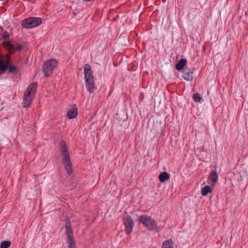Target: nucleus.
Returning <instances> with one entry per match:
<instances>
[{
  "label": "nucleus",
  "instance_id": "obj_8",
  "mask_svg": "<svg viewBox=\"0 0 248 248\" xmlns=\"http://www.w3.org/2000/svg\"><path fill=\"white\" fill-rule=\"evenodd\" d=\"M4 45L11 53H14L16 51H20L26 47L25 43L14 45L12 44L10 41L5 42Z\"/></svg>",
  "mask_w": 248,
  "mask_h": 248
},
{
  "label": "nucleus",
  "instance_id": "obj_17",
  "mask_svg": "<svg viewBox=\"0 0 248 248\" xmlns=\"http://www.w3.org/2000/svg\"><path fill=\"white\" fill-rule=\"evenodd\" d=\"M162 248H174L172 239L165 241L162 244Z\"/></svg>",
  "mask_w": 248,
  "mask_h": 248
},
{
  "label": "nucleus",
  "instance_id": "obj_13",
  "mask_svg": "<svg viewBox=\"0 0 248 248\" xmlns=\"http://www.w3.org/2000/svg\"><path fill=\"white\" fill-rule=\"evenodd\" d=\"M86 82V87L88 91L90 92V93H92L94 89V84L93 82V79L91 80L90 79H87L85 80Z\"/></svg>",
  "mask_w": 248,
  "mask_h": 248
},
{
  "label": "nucleus",
  "instance_id": "obj_21",
  "mask_svg": "<svg viewBox=\"0 0 248 248\" xmlns=\"http://www.w3.org/2000/svg\"><path fill=\"white\" fill-rule=\"evenodd\" d=\"M9 37V33L7 31H5L3 34V38L6 39Z\"/></svg>",
  "mask_w": 248,
  "mask_h": 248
},
{
  "label": "nucleus",
  "instance_id": "obj_9",
  "mask_svg": "<svg viewBox=\"0 0 248 248\" xmlns=\"http://www.w3.org/2000/svg\"><path fill=\"white\" fill-rule=\"evenodd\" d=\"M123 222L125 226V232L127 234H130L134 227V222L132 217L128 216H124Z\"/></svg>",
  "mask_w": 248,
  "mask_h": 248
},
{
  "label": "nucleus",
  "instance_id": "obj_19",
  "mask_svg": "<svg viewBox=\"0 0 248 248\" xmlns=\"http://www.w3.org/2000/svg\"><path fill=\"white\" fill-rule=\"evenodd\" d=\"M11 244L10 241H4L0 244V248H8L10 246Z\"/></svg>",
  "mask_w": 248,
  "mask_h": 248
},
{
  "label": "nucleus",
  "instance_id": "obj_20",
  "mask_svg": "<svg viewBox=\"0 0 248 248\" xmlns=\"http://www.w3.org/2000/svg\"><path fill=\"white\" fill-rule=\"evenodd\" d=\"M193 98L194 100L196 102H200L202 99L201 97L198 93L194 94L193 95Z\"/></svg>",
  "mask_w": 248,
  "mask_h": 248
},
{
  "label": "nucleus",
  "instance_id": "obj_18",
  "mask_svg": "<svg viewBox=\"0 0 248 248\" xmlns=\"http://www.w3.org/2000/svg\"><path fill=\"white\" fill-rule=\"evenodd\" d=\"M212 190L213 189L210 186H205L202 188L201 194L202 196H205L207 195L208 193L211 192Z\"/></svg>",
  "mask_w": 248,
  "mask_h": 248
},
{
  "label": "nucleus",
  "instance_id": "obj_16",
  "mask_svg": "<svg viewBox=\"0 0 248 248\" xmlns=\"http://www.w3.org/2000/svg\"><path fill=\"white\" fill-rule=\"evenodd\" d=\"M170 174L167 172H161L159 175V179L160 182H164L169 179Z\"/></svg>",
  "mask_w": 248,
  "mask_h": 248
},
{
  "label": "nucleus",
  "instance_id": "obj_5",
  "mask_svg": "<svg viewBox=\"0 0 248 248\" xmlns=\"http://www.w3.org/2000/svg\"><path fill=\"white\" fill-rule=\"evenodd\" d=\"M42 22V19L39 17H31L23 20L21 25L25 28H32L40 25Z\"/></svg>",
  "mask_w": 248,
  "mask_h": 248
},
{
  "label": "nucleus",
  "instance_id": "obj_4",
  "mask_svg": "<svg viewBox=\"0 0 248 248\" xmlns=\"http://www.w3.org/2000/svg\"><path fill=\"white\" fill-rule=\"evenodd\" d=\"M57 65V61L53 59H50L44 62L42 67V71L46 78L50 77Z\"/></svg>",
  "mask_w": 248,
  "mask_h": 248
},
{
  "label": "nucleus",
  "instance_id": "obj_7",
  "mask_svg": "<svg viewBox=\"0 0 248 248\" xmlns=\"http://www.w3.org/2000/svg\"><path fill=\"white\" fill-rule=\"evenodd\" d=\"M10 59L9 57L2 60H0V71L4 72L7 69L8 70V73L14 74L16 72V67L13 65H9Z\"/></svg>",
  "mask_w": 248,
  "mask_h": 248
},
{
  "label": "nucleus",
  "instance_id": "obj_2",
  "mask_svg": "<svg viewBox=\"0 0 248 248\" xmlns=\"http://www.w3.org/2000/svg\"><path fill=\"white\" fill-rule=\"evenodd\" d=\"M37 84L33 82L31 84L25 91L22 102L24 108H28L32 103L33 98L35 97Z\"/></svg>",
  "mask_w": 248,
  "mask_h": 248
},
{
  "label": "nucleus",
  "instance_id": "obj_3",
  "mask_svg": "<svg viewBox=\"0 0 248 248\" xmlns=\"http://www.w3.org/2000/svg\"><path fill=\"white\" fill-rule=\"evenodd\" d=\"M139 221L140 223L143 224L150 231H156L157 230L156 222L150 216L147 215L140 216L139 218Z\"/></svg>",
  "mask_w": 248,
  "mask_h": 248
},
{
  "label": "nucleus",
  "instance_id": "obj_15",
  "mask_svg": "<svg viewBox=\"0 0 248 248\" xmlns=\"http://www.w3.org/2000/svg\"><path fill=\"white\" fill-rule=\"evenodd\" d=\"M78 114V109L77 108H73L68 111L67 113V117L71 119L76 117Z\"/></svg>",
  "mask_w": 248,
  "mask_h": 248
},
{
  "label": "nucleus",
  "instance_id": "obj_10",
  "mask_svg": "<svg viewBox=\"0 0 248 248\" xmlns=\"http://www.w3.org/2000/svg\"><path fill=\"white\" fill-rule=\"evenodd\" d=\"M218 180V174L216 170H212L210 173L207 180V183L211 186L214 185Z\"/></svg>",
  "mask_w": 248,
  "mask_h": 248
},
{
  "label": "nucleus",
  "instance_id": "obj_14",
  "mask_svg": "<svg viewBox=\"0 0 248 248\" xmlns=\"http://www.w3.org/2000/svg\"><path fill=\"white\" fill-rule=\"evenodd\" d=\"M187 62V60L185 59H181L175 65V68L180 71L184 69Z\"/></svg>",
  "mask_w": 248,
  "mask_h": 248
},
{
  "label": "nucleus",
  "instance_id": "obj_6",
  "mask_svg": "<svg viewBox=\"0 0 248 248\" xmlns=\"http://www.w3.org/2000/svg\"><path fill=\"white\" fill-rule=\"evenodd\" d=\"M65 228L66 229V241L68 243V247L69 248H75L73 231L69 220H66L65 223Z\"/></svg>",
  "mask_w": 248,
  "mask_h": 248
},
{
  "label": "nucleus",
  "instance_id": "obj_12",
  "mask_svg": "<svg viewBox=\"0 0 248 248\" xmlns=\"http://www.w3.org/2000/svg\"><path fill=\"white\" fill-rule=\"evenodd\" d=\"M183 78L187 81H191L193 78V72L192 71L187 68H186L183 70Z\"/></svg>",
  "mask_w": 248,
  "mask_h": 248
},
{
  "label": "nucleus",
  "instance_id": "obj_11",
  "mask_svg": "<svg viewBox=\"0 0 248 248\" xmlns=\"http://www.w3.org/2000/svg\"><path fill=\"white\" fill-rule=\"evenodd\" d=\"M84 73L85 74V80L87 79H90L91 80L93 79V72L91 69V67L89 64H85L84 66Z\"/></svg>",
  "mask_w": 248,
  "mask_h": 248
},
{
  "label": "nucleus",
  "instance_id": "obj_1",
  "mask_svg": "<svg viewBox=\"0 0 248 248\" xmlns=\"http://www.w3.org/2000/svg\"><path fill=\"white\" fill-rule=\"evenodd\" d=\"M59 146L60 152L62 157L64 169L67 173L70 175L72 173V163L65 142L63 140H60Z\"/></svg>",
  "mask_w": 248,
  "mask_h": 248
}]
</instances>
